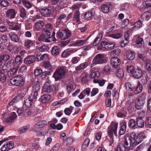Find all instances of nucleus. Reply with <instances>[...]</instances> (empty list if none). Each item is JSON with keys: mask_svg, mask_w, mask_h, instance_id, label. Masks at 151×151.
Returning <instances> with one entry per match:
<instances>
[{"mask_svg": "<svg viewBox=\"0 0 151 151\" xmlns=\"http://www.w3.org/2000/svg\"><path fill=\"white\" fill-rule=\"evenodd\" d=\"M136 134L133 132L131 133L130 135L126 134L124 136V146L127 149H130L131 147H134L137 145L135 140Z\"/></svg>", "mask_w": 151, "mask_h": 151, "instance_id": "f257e3e1", "label": "nucleus"}, {"mask_svg": "<svg viewBox=\"0 0 151 151\" xmlns=\"http://www.w3.org/2000/svg\"><path fill=\"white\" fill-rule=\"evenodd\" d=\"M67 72V70L65 67H60L56 69L52 77L57 81L65 78Z\"/></svg>", "mask_w": 151, "mask_h": 151, "instance_id": "f03ea898", "label": "nucleus"}, {"mask_svg": "<svg viewBox=\"0 0 151 151\" xmlns=\"http://www.w3.org/2000/svg\"><path fill=\"white\" fill-rule=\"evenodd\" d=\"M118 125V124L112 122L108 128V135L110 137L112 143L113 142V134H114L115 136H117V130Z\"/></svg>", "mask_w": 151, "mask_h": 151, "instance_id": "7ed1b4c3", "label": "nucleus"}, {"mask_svg": "<svg viewBox=\"0 0 151 151\" xmlns=\"http://www.w3.org/2000/svg\"><path fill=\"white\" fill-rule=\"evenodd\" d=\"M10 83L16 86H22L24 83L23 78L20 76H16L10 80Z\"/></svg>", "mask_w": 151, "mask_h": 151, "instance_id": "20e7f679", "label": "nucleus"}, {"mask_svg": "<svg viewBox=\"0 0 151 151\" xmlns=\"http://www.w3.org/2000/svg\"><path fill=\"white\" fill-rule=\"evenodd\" d=\"M42 90L43 92L50 93L53 91H56L57 90L55 87L51 85L49 82H47L44 84L42 88Z\"/></svg>", "mask_w": 151, "mask_h": 151, "instance_id": "39448f33", "label": "nucleus"}, {"mask_svg": "<svg viewBox=\"0 0 151 151\" xmlns=\"http://www.w3.org/2000/svg\"><path fill=\"white\" fill-rule=\"evenodd\" d=\"M59 37L62 40H65L67 39L70 37L71 34L70 31L65 29L62 32H59L57 33Z\"/></svg>", "mask_w": 151, "mask_h": 151, "instance_id": "423d86ee", "label": "nucleus"}, {"mask_svg": "<svg viewBox=\"0 0 151 151\" xmlns=\"http://www.w3.org/2000/svg\"><path fill=\"white\" fill-rule=\"evenodd\" d=\"M100 45L102 47L104 48L107 50H110L113 48L115 45L114 42H106L101 41Z\"/></svg>", "mask_w": 151, "mask_h": 151, "instance_id": "0eeeda50", "label": "nucleus"}, {"mask_svg": "<svg viewBox=\"0 0 151 151\" xmlns=\"http://www.w3.org/2000/svg\"><path fill=\"white\" fill-rule=\"evenodd\" d=\"M41 14L44 17H49L52 15V10L48 8H44L39 9Z\"/></svg>", "mask_w": 151, "mask_h": 151, "instance_id": "6e6552de", "label": "nucleus"}, {"mask_svg": "<svg viewBox=\"0 0 151 151\" xmlns=\"http://www.w3.org/2000/svg\"><path fill=\"white\" fill-rule=\"evenodd\" d=\"M104 55L101 54L96 55L93 60V63L94 64H101L103 63L104 59Z\"/></svg>", "mask_w": 151, "mask_h": 151, "instance_id": "1a4fd4ad", "label": "nucleus"}, {"mask_svg": "<svg viewBox=\"0 0 151 151\" xmlns=\"http://www.w3.org/2000/svg\"><path fill=\"white\" fill-rule=\"evenodd\" d=\"M13 147V145L11 141L5 143L1 148L2 151H8L12 149Z\"/></svg>", "mask_w": 151, "mask_h": 151, "instance_id": "9d476101", "label": "nucleus"}, {"mask_svg": "<svg viewBox=\"0 0 151 151\" xmlns=\"http://www.w3.org/2000/svg\"><path fill=\"white\" fill-rule=\"evenodd\" d=\"M110 62L111 66L115 68L117 67L121 64L120 59L116 57L111 58L110 60Z\"/></svg>", "mask_w": 151, "mask_h": 151, "instance_id": "9b49d317", "label": "nucleus"}, {"mask_svg": "<svg viewBox=\"0 0 151 151\" xmlns=\"http://www.w3.org/2000/svg\"><path fill=\"white\" fill-rule=\"evenodd\" d=\"M47 124V122L45 121H40L37 123L34 127V130L37 132L45 126Z\"/></svg>", "mask_w": 151, "mask_h": 151, "instance_id": "f8f14e48", "label": "nucleus"}, {"mask_svg": "<svg viewBox=\"0 0 151 151\" xmlns=\"http://www.w3.org/2000/svg\"><path fill=\"white\" fill-rule=\"evenodd\" d=\"M13 61L10 60L9 62L5 63L1 69L7 71L12 68L13 66Z\"/></svg>", "mask_w": 151, "mask_h": 151, "instance_id": "ddd939ff", "label": "nucleus"}, {"mask_svg": "<svg viewBox=\"0 0 151 151\" xmlns=\"http://www.w3.org/2000/svg\"><path fill=\"white\" fill-rule=\"evenodd\" d=\"M77 50L76 49H69L66 50L62 52L61 57L63 58H66L71 54L76 51Z\"/></svg>", "mask_w": 151, "mask_h": 151, "instance_id": "4468645a", "label": "nucleus"}, {"mask_svg": "<svg viewBox=\"0 0 151 151\" xmlns=\"http://www.w3.org/2000/svg\"><path fill=\"white\" fill-rule=\"evenodd\" d=\"M142 71L141 69L137 68L133 73L132 75L134 77L136 78L139 79L142 77Z\"/></svg>", "mask_w": 151, "mask_h": 151, "instance_id": "2eb2a0df", "label": "nucleus"}, {"mask_svg": "<svg viewBox=\"0 0 151 151\" xmlns=\"http://www.w3.org/2000/svg\"><path fill=\"white\" fill-rule=\"evenodd\" d=\"M6 15L9 19L14 18L16 15L15 10L12 9H9L7 10Z\"/></svg>", "mask_w": 151, "mask_h": 151, "instance_id": "dca6fc26", "label": "nucleus"}, {"mask_svg": "<svg viewBox=\"0 0 151 151\" xmlns=\"http://www.w3.org/2000/svg\"><path fill=\"white\" fill-rule=\"evenodd\" d=\"M8 35L12 42H19V39L17 35L14 32H10L8 34Z\"/></svg>", "mask_w": 151, "mask_h": 151, "instance_id": "f3484780", "label": "nucleus"}, {"mask_svg": "<svg viewBox=\"0 0 151 151\" xmlns=\"http://www.w3.org/2000/svg\"><path fill=\"white\" fill-rule=\"evenodd\" d=\"M145 138V134L143 132L139 134L136 137H135V140L137 145H138Z\"/></svg>", "mask_w": 151, "mask_h": 151, "instance_id": "a211bd4d", "label": "nucleus"}, {"mask_svg": "<svg viewBox=\"0 0 151 151\" xmlns=\"http://www.w3.org/2000/svg\"><path fill=\"white\" fill-rule=\"evenodd\" d=\"M145 95L142 94L139 95L136 99V103L137 104H144L145 100Z\"/></svg>", "mask_w": 151, "mask_h": 151, "instance_id": "6ab92c4d", "label": "nucleus"}, {"mask_svg": "<svg viewBox=\"0 0 151 151\" xmlns=\"http://www.w3.org/2000/svg\"><path fill=\"white\" fill-rule=\"evenodd\" d=\"M95 12L94 10L92 9L91 11H88L85 14V18L88 20L92 19V17L94 16Z\"/></svg>", "mask_w": 151, "mask_h": 151, "instance_id": "aec40b11", "label": "nucleus"}, {"mask_svg": "<svg viewBox=\"0 0 151 151\" xmlns=\"http://www.w3.org/2000/svg\"><path fill=\"white\" fill-rule=\"evenodd\" d=\"M35 60V55H31L26 58L24 59V61L25 63L29 64L33 63Z\"/></svg>", "mask_w": 151, "mask_h": 151, "instance_id": "412c9836", "label": "nucleus"}, {"mask_svg": "<svg viewBox=\"0 0 151 151\" xmlns=\"http://www.w3.org/2000/svg\"><path fill=\"white\" fill-rule=\"evenodd\" d=\"M7 72L1 68H0V80L4 82L6 78V74Z\"/></svg>", "mask_w": 151, "mask_h": 151, "instance_id": "4be33fe9", "label": "nucleus"}, {"mask_svg": "<svg viewBox=\"0 0 151 151\" xmlns=\"http://www.w3.org/2000/svg\"><path fill=\"white\" fill-rule=\"evenodd\" d=\"M44 25V23L43 21L40 20L35 23V27L36 31H39L41 29Z\"/></svg>", "mask_w": 151, "mask_h": 151, "instance_id": "5701e85b", "label": "nucleus"}, {"mask_svg": "<svg viewBox=\"0 0 151 151\" xmlns=\"http://www.w3.org/2000/svg\"><path fill=\"white\" fill-rule=\"evenodd\" d=\"M144 62L145 64L146 70L151 73V60L145 59Z\"/></svg>", "mask_w": 151, "mask_h": 151, "instance_id": "b1692460", "label": "nucleus"}, {"mask_svg": "<svg viewBox=\"0 0 151 151\" xmlns=\"http://www.w3.org/2000/svg\"><path fill=\"white\" fill-rule=\"evenodd\" d=\"M60 52V50L58 47L57 46H54L51 49V53L53 56H57L58 55Z\"/></svg>", "mask_w": 151, "mask_h": 151, "instance_id": "393cba45", "label": "nucleus"}, {"mask_svg": "<svg viewBox=\"0 0 151 151\" xmlns=\"http://www.w3.org/2000/svg\"><path fill=\"white\" fill-rule=\"evenodd\" d=\"M51 99V96L48 94L43 95L41 98V101L43 103H47Z\"/></svg>", "mask_w": 151, "mask_h": 151, "instance_id": "a878e982", "label": "nucleus"}, {"mask_svg": "<svg viewBox=\"0 0 151 151\" xmlns=\"http://www.w3.org/2000/svg\"><path fill=\"white\" fill-rule=\"evenodd\" d=\"M88 65V63L87 62H85L83 63H81L76 68V71H78L82 70L85 68Z\"/></svg>", "mask_w": 151, "mask_h": 151, "instance_id": "bb28decb", "label": "nucleus"}, {"mask_svg": "<svg viewBox=\"0 0 151 151\" xmlns=\"http://www.w3.org/2000/svg\"><path fill=\"white\" fill-rule=\"evenodd\" d=\"M17 117V115L15 112L11 113L9 117L6 119V121L8 122H12L16 119Z\"/></svg>", "mask_w": 151, "mask_h": 151, "instance_id": "cd10ccee", "label": "nucleus"}, {"mask_svg": "<svg viewBox=\"0 0 151 151\" xmlns=\"http://www.w3.org/2000/svg\"><path fill=\"white\" fill-rule=\"evenodd\" d=\"M126 123L125 122H123L121 123V127L119 132V134L120 135H123L126 130Z\"/></svg>", "mask_w": 151, "mask_h": 151, "instance_id": "c85d7f7f", "label": "nucleus"}, {"mask_svg": "<svg viewBox=\"0 0 151 151\" xmlns=\"http://www.w3.org/2000/svg\"><path fill=\"white\" fill-rule=\"evenodd\" d=\"M35 45V42L30 40H28L25 41L24 46L26 48H29L30 47Z\"/></svg>", "mask_w": 151, "mask_h": 151, "instance_id": "c756f323", "label": "nucleus"}, {"mask_svg": "<svg viewBox=\"0 0 151 151\" xmlns=\"http://www.w3.org/2000/svg\"><path fill=\"white\" fill-rule=\"evenodd\" d=\"M44 66L48 73H51L53 71L52 67L49 62H45L44 64Z\"/></svg>", "mask_w": 151, "mask_h": 151, "instance_id": "7c9ffc66", "label": "nucleus"}, {"mask_svg": "<svg viewBox=\"0 0 151 151\" xmlns=\"http://www.w3.org/2000/svg\"><path fill=\"white\" fill-rule=\"evenodd\" d=\"M125 39L124 40L120 42V45L122 47H124L129 42V34L127 33L124 35Z\"/></svg>", "mask_w": 151, "mask_h": 151, "instance_id": "2f4dec72", "label": "nucleus"}, {"mask_svg": "<svg viewBox=\"0 0 151 151\" xmlns=\"http://www.w3.org/2000/svg\"><path fill=\"white\" fill-rule=\"evenodd\" d=\"M135 53L133 51H129L127 53L126 55L127 59L129 60H132L134 58Z\"/></svg>", "mask_w": 151, "mask_h": 151, "instance_id": "473e14b6", "label": "nucleus"}, {"mask_svg": "<svg viewBox=\"0 0 151 151\" xmlns=\"http://www.w3.org/2000/svg\"><path fill=\"white\" fill-rule=\"evenodd\" d=\"M86 40H78L73 43V45L76 47H78L84 45L86 42Z\"/></svg>", "mask_w": 151, "mask_h": 151, "instance_id": "72a5a7b5", "label": "nucleus"}, {"mask_svg": "<svg viewBox=\"0 0 151 151\" xmlns=\"http://www.w3.org/2000/svg\"><path fill=\"white\" fill-rule=\"evenodd\" d=\"M31 104H24L23 105L22 108H19L17 110V112L19 116H20L25 109L24 108L26 107L29 108L30 107Z\"/></svg>", "mask_w": 151, "mask_h": 151, "instance_id": "f704fd0d", "label": "nucleus"}, {"mask_svg": "<svg viewBox=\"0 0 151 151\" xmlns=\"http://www.w3.org/2000/svg\"><path fill=\"white\" fill-rule=\"evenodd\" d=\"M151 16V13L148 12H146L141 15V17L143 20H148Z\"/></svg>", "mask_w": 151, "mask_h": 151, "instance_id": "c9c22d12", "label": "nucleus"}, {"mask_svg": "<svg viewBox=\"0 0 151 151\" xmlns=\"http://www.w3.org/2000/svg\"><path fill=\"white\" fill-rule=\"evenodd\" d=\"M143 87L142 85L139 83L138 82L137 85L136 86L134 93L135 94H137L141 92L142 90Z\"/></svg>", "mask_w": 151, "mask_h": 151, "instance_id": "e433bc0d", "label": "nucleus"}, {"mask_svg": "<svg viewBox=\"0 0 151 151\" xmlns=\"http://www.w3.org/2000/svg\"><path fill=\"white\" fill-rule=\"evenodd\" d=\"M24 101L25 104H32L35 103L34 100L29 96L25 97Z\"/></svg>", "mask_w": 151, "mask_h": 151, "instance_id": "4c0bfd02", "label": "nucleus"}, {"mask_svg": "<svg viewBox=\"0 0 151 151\" xmlns=\"http://www.w3.org/2000/svg\"><path fill=\"white\" fill-rule=\"evenodd\" d=\"M137 125L140 128H142L144 126L143 120L141 118H138L137 119Z\"/></svg>", "mask_w": 151, "mask_h": 151, "instance_id": "58836bf2", "label": "nucleus"}, {"mask_svg": "<svg viewBox=\"0 0 151 151\" xmlns=\"http://www.w3.org/2000/svg\"><path fill=\"white\" fill-rule=\"evenodd\" d=\"M30 125L29 124L22 127L20 128L19 129V132L22 133L28 131L29 129Z\"/></svg>", "mask_w": 151, "mask_h": 151, "instance_id": "ea45409f", "label": "nucleus"}, {"mask_svg": "<svg viewBox=\"0 0 151 151\" xmlns=\"http://www.w3.org/2000/svg\"><path fill=\"white\" fill-rule=\"evenodd\" d=\"M21 101V95H19L13 99L10 102V104L13 103H18L20 102V101Z\"/></svg>", "mask_w": 151, "mask_h": 151, "instance_id": "a19ab883", "label": "nucleus"}, {"mask_svg": "<svg viewBox=\"0 0 151 151\" xmlns=\"http://www.w3.org/2000/svg\"><path fill=\"white\" fill-rule=\"evenodd\" d=\"M127 149L122 143L119 144L115 148V151H126Z\"/></svg>", "mask_w": 151, "mask_h": 151, "instance_id": "79ce46f5", "label": "nucleus"}, {"mask_svg": "<svg viewBox=\"0 0 151 151\" xmlns=\"http://www.w3.org/2000/svg\"><path fill=\"white\" fill-rule=\"evenodd\" d=\"M125 86L127 90L129 91H131L134 89V86L133 84L128 82L126 83Z\"/></svg>", "mask_w": 151, "mask_h": 151, "instance_id": "37998d69", "label": "nucleus"}, {"mask_svg": "<svg viewBox=\"0 0 151 151\" xmlns=\"http://www.w3.org/2000/svg\"><path fill=\"white\" fill-rule=\"evenodd\" d=\"M40 88V86L38 81L35 83L32 87V91H38Z\"/></svg>", "mask_w": 151, "mask_h": 151, "instance_id": "c03bdc74", "label": "nucleus"}, {"mask_svg": "<svg viewBox=\"0 0 151 151\" xmlns=\"http://www.w3.org/2000/svg\"><path fill=\"white\" fill-rule=\"evenodd\" d=\"M20 16L23 19H25L27 18L26 11L25 9L23 8L20 9Z\"/></svg>", "mask_w": 151, "mask_h": 151, "instance_id": "a18cd8bd", "label": "nucleus"}, {"mask_svg": "<svg viewBox=\"0 0 151 151\" xmlns=\"http://www.w3.org/2000/svg\"><path fill=\"white\" fill-rule=\"evenodd\" d=\"M136 39V43L137 45L140 44L142 45L144 43L143 39L138 35H136L135 36Z\"/></svg>", "mask_w": 151, "mask_h": 151, "instance_id": "49530a36", "label": "nucleus"}, {"mask_svg": "<svg viewBox=\"0 0 151 151\" xmlns=\"http://www.w3.org/2000/svg\"><path fill=\"white\" fill-rule=\"evenodd\" d=\"M109 6L107 4H104L101 6L102 11L104 13H107L109 11Z\"/></svg>", "mask_w": 151, "mask_h": 151, "instance_id": "de8ad7c7", "label": "nucleus"}, {"mask_svg": "<svg viewBox=\"0 0 151 151\" xmlns=\"http://www.w3.org/2000/svg\"><path fill=\"white\" fill-rule=\"evenodd\" d=\"M64 142L63 143L64 144H66L67 146L69 145L73 141V139L70 137H68L65 138L63 139Z\"/></svg>", "mask_w": 151, "mask_h": 151, "instance_id": "09e8293b", "label": "nucleus"}, {"mask_svg": "<svg viewBox=\"0 0 151 151\" xmlns=\"http://www.w3.org/2000/svg\"><path fill=\"white\" fill-rule=\"evenodd\" d=\"M102 34H99L98 35L96 38L94 40L93 43V45L94 46H96L99 43V42L101 39Z\"/></svg>", "mask_w": 151, "mask_h": 151, "instance_id": "8fccbe9b", "label": "nucleus"}, {"mask_svg": "<svg viewBox=\"0 0 151 151\" xmlns=\"http://www.w3.org/2000/svg\"><path fill=\"white\" fill-rule=\"evenodd\" d=\"M73 109V107L71 106L70 107L66 108L64 111L65 114L67 115H70Z\"/></svg>", "mask_w": 151, "mask_h": 151, "instance_id": "3c124183", "label": "nucleus"}, {"mask_svg": "<svg viewBox=\"0 0 151 151\" xmlns=\"http://www.w3.org/2000/svg\"><path fill=\"white\" fill-rule=\"evenodd\" d=\"M17 69H16L12 68L9 70L7 73L8 76L9 77H12L17 72Z\"/></svg>", "mask_w": 151, "mask_h": 151, "instance_id": "603ef678", "label": "nucleus"}, {"mask_svg": "<svg viewBox=\"0 0 151 151\" xmlns=\"http://www.w3.org/2000/svg\"><path fill=\"white\" fill-rule=\"evenodd\" d=\"M127 70L129 73H130L133 74V73L135 71L134 67L133 65H127L126 68Z\"/></svg>", "mask_w": 151, "mask_h": 151, "instance_id": "864d4df0", "label": "nucleus"}, {"mask_svg": "<svg viewBox=\"0 0 151 151\" xmlns=\"http://www.w3.org/2000/svg\"><path fill=\"white\" fill-rule=\"evenodd\" d=\"M80 13L79 11H76L74 13L73 19L76 22H78L80 20Z\"/></svg>", "mask_w": 151, "mask_h": 151, "instance_id": "5fc2aeb1", "label": "nucleus"}, {"mask_svg": "<svg viewBox=\"0 0 151 151\" xmlns=\"http://www.w3.org/2000/svg\"><path fill=\"white\" fill-rule=\"evenodd\" d=\"M134 99L133 95H129L128 97L127 102L128 104H131L133 103Z\"/></svg>", "mask_w": 151, "mask_h": 151, "instance_id": "6e6d98bb", "label": "nucleus"}, {"mask_svg": "<svg viewBox=\"0 0 151 151\" xmlns=\"http://www.w3.org/2000/svg\"><path fill=\"white\" fill-rule=\"evenodd\" d=\"M127 115V113L125 111H119L117 114V116L119 118L125 117Z\"/></svg>", "mask_w": 151, "mask_h": 151, "instance_id": "4d7b16f0", "label": "nucleus"}, {"mask_svg": "<svg viewBox=\"0 0 151 151\" xmlns=\"http://www.w3.org/2000/svg\"><path fill=\"white\" fill-rule=\"evenodd\" d=\"M76 86L72 83H69L67 86V89L68 92H70L71 90L75 88Z\"/></svg>", "mask_w": 151, "mask_h": 151, "instance_id": "13d9d810", "label": "nucleus"}, {"mask_svg": "<svg viewBox=\"0 0 151 151\" xmlns=\"http://www.w3.org/2000/svg\"><path fill=\"white\" fill-rule=\"evenodd\" d=\"M100 75V73L99 72H96L94 73H91L90 74V77L92 79H93L96 77H98Z\"/></svg>", "mask_w": 151, "mask_h": 151, "instance_id": "bf43d9fd", "label": "nucleus"}, {"mask_svg": "<svg viewBox=\"0 0 151 151\" xmlns=\"http://www.w3.org/2000/svg\"><path fill=\"white\" fill-rule=\"evenodd\" d=\"M22 3L25 7L28 8H30L32 6L31 4L27 0H22Z\"/></svg>", "mask_w": 151, "mask_h": 151, "instance_id": "052dcab7", "label": "nucleus"}, {"mask_svg": "<svg viewBox=\"0 0 151 151\" xmlns=\"http://www.w3.org/2000/svg\"><path fill=\"white\" fill-rule=\"evenodd\" d=\"M129 126L133 128H134L137 125V122H136L134 120L132 119L130 120L129 122Z\"/></svg>", "mask_w": 151, "mask_h": 151, "instance_id": "680f3d73", "label": "nucleus"}, {"mask_svg": "<svg viewBox=\"0 0 151 151\" xmlns=\"http://www.w3.org/2000/svg\"><path fill=\"white\" fill-rule=\"evenodd\" d=\"M1 58L4 61H6L9 60L10 58V56L8 54H4L0 56Z\"/></svg>", "mask_w": 151, "mask_h": 151, "instance_id": "e2e57ef3", "label": "nucleus"}, {"mask_svg": "<svg viewBox=\"0 0 151 151\" xmlns=\"http://www.w3.org/2000/svg\"><path fill=\"white\" fill-rule=\"evenodd\" d=\"M124 73L122 69H119L117 70L116 73V76L119 78H122L123 76Z\"/></svg>", "mask_w": 151, "mask_h": 151, "instance_id": "0e129e2a", "label": "nucleus"}, {"mask_svg": "<svg viewBox=\"0 0 151 151\" xmlns=\"http://www.w3.org/2000/svg\"><path fill=\"white\" fill-rule=\"evenodd\" d=\"M80 58L78 57H74L72 58L71 62V63L74 64L77 63L80 60Z\"/></svg>", "mask_w": 151, "mask_h": 151, "instance_id": "69168bd1", "label": "nucleus"}, {"mask_svg": "<svg viewBox=\"0 0 151 151\" xmlns=\"http://www.w3.org/2000/svg\"><path fill=\"white\" fill-rule=\"evenodd\" d=\"M66 15L65 14H61L57 19V22H60L61 20H63L66 18Z\"/></svg>", "mask_w": 151, "mask_h": 151, "instance_id": "338daca9", "label": "nucleus"}, {"mask_svg": "<svg viewBox=\"0 0 151 151\" xmlns=\"http://www.w3.org/2000/svg\"><path fill=\"white\" fill-rule=\"evenodd\" d=\"M22 58L19 55H17L16 57L15 62L18 64H20L22 62Z\"/></svg>", "mask_w": 151, "mask_h": 151, "instance_id": "774afa93", "label": "nucleus"}]
</instances>
